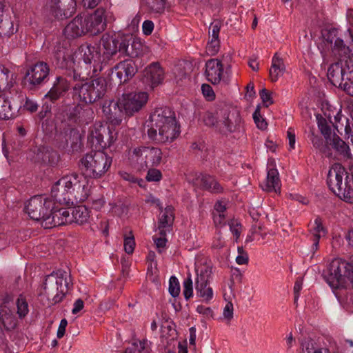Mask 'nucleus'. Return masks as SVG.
Returning a JSON list of instances; mask_svg holds the SVG:
<instances>
[{
    "label": "nucleus",
    "mask_w": 353,
    "mask_h": 353,
    "mask_svg": "<svg viewBox=\"0 0 353 353\" xmlns=\"http://www.w3.org/2000/svg\"><path fill=\"white\" fill-rule=\"evenodd\" d=\"M180 125L174 112L168 107L158 108L150 116L149 139L156 143L173 142L180 134Z\"/></svg>",
    "instance_id": "nucleus-1"
},
{
    "label": "nucleus",
    "mask_w": 353,
    "mask_h": 353,
    "mask_svg": "<svg viewBox=\"0 0 353 353\" xmlns=\"http://www.w3.org/2000/svg\"><path fill=\"white\" fill-rule=\"evenodd\" d=\"M203 120L206 125L214 127L223 134L234 132L241 123L239 112L227 106L216 110L215 112H205Z\"/></svg>",
    "instance_id": "nucleus-2"
},
{
    "label": "nucleus",
    "mask_w": 353,
    "mask_h": 353,
    "mask_svg": "<svg viewBox=\"0 0 353 353\" xmlns=\"http://www.w3.org/2000/svg\"><path fill=\"white\" fill-rule=\"evenodd\" d=\"M327 183L330 190L343 201L353 204V180L349 179L345 169L335 163L329 170Z\"/></svg>",
    "instance_id": "nucleus-3"
},
{
    "label": "nucleus",
    "mask_w": 353,
    "mask_h": 353,
    "mask_svg": "<svg viewBox=\"0 0 353 353\" xmlns=\"http://www.w3.org/2000/svg\"><path fill=\"white\" fill-rule=\"evenodd\" d=\"M112 162V157L101 150H96L82 157L79 161V168L85 176L99 179L109 170Z\"/></svg>",
    "instance_id": "nucleus-4"
},
{
    "label": "nucleus",
    "mask_w": 353,
    "mask_h": 353,
    "mask_svg": "<svg viewBox=\"0 0 353 353\" xmlns=\"http://www.w3.org/2000/svg\"><path fill=\"white\" fill-rule=\"evenodd\" d=\"M69 285L67 272L59 270L46 276L40 295L45 296L50 304L54 305L63 300L70 288Z\"/></svg>",
    "instance_id": "nucleus-5"
},
{
    "label": "nucleus",
    "mask_w": 353,
    "mask_h": 353,
    "mask_svg": "<svg viewBox=\"0 0 353 353\" xmlns=\"http://www.w3.org/2000/svg\"><path fill=\"white\" fill-rule=\"evenodd\" d=\"M106 92V82L103 78H97L84 83H77L72 86V97L85 105L101 99Z\"/></svg>",
    "instance_id": "nucleus-6"
},
{
    "label": "nucleus",
    "mask_w": 353,
    "mask_h": 353,
    "mask_svg": "<svg viewBox=\"0 0 353 353\" xmlns=\"http://www.w3.org/2000/svg\"><path fill=\"white\" fill-rule=\"evenodd\" d=\"M125 44L123 34L108 33L103 34L99 42L102 63L106 65L116 60L124 58V52H126V49L124 50Z\"/></svg>",
    "instance_id": "nucleus-7"
},
{
    "label": "nucleus",
    "mask_w": 353,
    "mask_h": 353,
    "mask_svg": "<svg viewBox=\"0 0 353 353\" xmlns=\"http://www.w3.org/2000/svg\"><path fill=\"white\" fill-rule=\"evenodd\" d=\"M130 157L139 164L138 170H146L149 167L158 166L161 163L163 152L155 147H139L133 149Z\"/></svg>",
    "instance_id": "nucleus-8"
},
{
    "label": "nucleus",
    "mask_w": 353,
    "mask_h": 353,
    "mask_svg": "<svg viewBox=\"0 0 353 353\" xmlns=\"http://www.w3.org/2000/svg\"><path fill=\"white\" fill-rule=\"evenodd\" d=\"M118 132L110 128L99 125L90 130L88 141L94 150H103L110 147L117 139Z\"/></svg>",
    "instance_id": "nucleus-9"
},
{
    "label": "nucleus",
    "mask_w": 353,
    "mask_h": 353,
    "mask_svg": "<svg viewBox=\"0 0 353 353\" xmlns=\"http://www.w3.org/2000/svg\"><path fill=\"white\" fill-rule=\"evenodd\" d=\"M195 290L196 296L203 301L209 303L213 299L214 292L210 286L212 275V267L207 264H201L196 268Z\"/></svg>",
    "instance_id": "nucleus-10"
},
{
    "label": "nucleus",
    "mask_w": 353,
    "mask_h": 353,
    "mask_svg": "<svg viewBox=\"0 0 353 353\" xmlns=\"http://www.w3.org/2000/svg\"><path fill=\"white\" fill-rule=\"evenodd\" d=\"M54 205V203L49 198L36 195L29 200L26 206V212L30 219L37 221H41L43 225L45 219H47L50 212L53 210Z\"/></svg>",
    "instance_id": "nucleus-11"
},
{
    "label": "nucleus",
    "mask_w": 353,
    "mask_h": 353,
    "mask_svg": "<svg viewBox=\"0 0 353 353\" xmlns=\"http://www.w3.org/2000/svg\"><path fill=\"white\" fill-rule=\"evenodd\" d=\"M47 13L58 21L72 17L77 10L76 0H47L44 5Z\"/></svg>",
    "instance_id": "nucleus-12"
},
{
    "label": "nucleus",
    "mask_w": 353,
    "mask_h": 353,
    "mask_svg": "<svg viewBox=\"0 0 353 353\" xmlns=\"http://www.w3.org/2000/svg\"><path fill=\"white\" fill-rule=\"evenodd\" d=\"M148 100V94L146 92H135L123 94L119 99V104L124 114L130 117L139 112L145 105Z\"/></svg>",
    "instance_id": "nucleus-13"
},
{
    "label": "nucleus",
    "mask_w": 353,
    "mask_h": 353,
    "mask_svg": "<svg viewBox=\"0 0 353 353\" xmlns=\"http://www.w3.org/2000/svg\"><path fill=\"white\" fill-rule=\"evenodd\" d=\"M68 180V186L71 198L72 199V204L76 203H81L87 199L90 195V189L85 178L77 174L67 175Z\"/></svg>",
    "instance_id": "nucleus-14"
},
{
    "label": "nucleus",
    "mask_w": 353,
    "mask_h": 353,
    "mask_svg": "<svg viewBox=\"0 0 353 353\" xmlns=\"http://www.w3.org/2000/svg\"><path fill=\"white\" fill-rule=\"evenodd\" d=\"M52 63L61 69L70 70L74 65L72 52L69 47L68 41H59L54 46Z\"/></svg>",
    "instance_id": "nucleus-15"
},
{
    "label": "nucleus",
    "mask_w": 353,
    "mask_h": 353,
    "mask_svg": "<svg viewBox=\"0 0 353 353\" xmlns=\"http://www.w3.org/2000/svg\"><path fill=\"white\" fill-rule=\"evenodd\" d=\"M18 31V24L14 23L8 7L3 0H0V37L10 38Z\"/></svg>",
    "instance_id": "nucleus-16"
},
{
    "label": "nucleus",
    "mask_w": 353,
    "mask_h": 353,
    "mask_svg": "<svg viewBox=\"0 0 353 353\" xmlns=\"http://www.w3.org/2000/svg\"><path fill=\"white\" fill-rule=\"evenodd\" d=\"M49 72L50 68L48 63L39 61L27 70L26 79L32 87H37L47 81Z\"/></svg>",
    "instance_id": "nucleus-17"
},
{
    "label": "nucleus",
    "mask_w": 353,
    "mask_h": 353,
    "mask_svg": "<svg viewBox=\"0 0 353 353\" xmlns=\"http://www.w3.org/2000/svg\"><path fill=\"white\" fill-rule=\"evenodd\" d=\"M164 79V71L158 62H154L146 67L143 72L142 81L150 88H153L162 83Z\"/></svg>",
    "instance_id": "nucleus-18"
},
{
    "label": "nucleus",
    "mask_w": 353,
    "mask_h": 353,
    "mask_svg": "<svg viewBox=\"0 0 353 353\" xmlns=\"http://www.w3.org/2000/svg\"><path fill=\"white\" fill-rule=\"evenodd\" d=\"M68 181L67 176L57 181L51 189V196L56 202L68 205L72 204V199Z\"/></svg>",
    "instance_id": "nucleus-19"
},
{
    "label": "nucleus",
    "mask_w": 353,
    "mask_h": 353,
    "mask_svg": "<svg viewBox=\"0 0 353 353\" xmlns=\"http://www.w3.org/2000/svg\"><path fill=\"white\" fill-rule=\"evenodd\" d=\"M105 10L103 8H98L88 17L84 19L85 27L88 32L95 35L103 32L106 27Z\"/></svg>",
    "instance_id": "nucleus-20"
},
{
    "label": "nucleus",
    "mask_w": 353,
    "mask_h": 353,
    "mask_svg": "<svg viewBox=\"0 0 353 353\" xmlns=\"http://www.w3.org/2000/svg\"><path fill=\"white\" fill-rule=\"evenodd\" d=\"M68 223H72L70 208H56L53 205V210L45 219L43 226L46 228H52Z\"/></svg>",
    "instance_id": "nucleus-21"
},
{
    "label": "nucleus",
    "mask_w": 353,
    "mask_h": 353,
    "mask_svg": "<svg viewBox=\"0 0 353 353\" xmlns=\"http://www.w3.org/2000/svg\"><path fill=\"white\" fill-rule=\"evenodd\" d=\"M83 52V59L87 64L93 63V72L96 73L98 71H101L104 65L102 63L101 52L99 46H93L91 45L87 46L85 49H82Z\"/></svg>",
    "instance_id": "nucleus-22"
},
{
    "label": "nucleus",
    "mask_w": 353,
    "mask_h": 353,
    "mask_svg": "<svg viewBox=\"0 0 353 353\" xmlns=\"http://www.w3.org/2000/svg\"><path fill=\"white\" fill-rule=\"evenodd\" d=\"M194 184L201 189L214 194L221 193L223 191V188L216 181V178L207 174L200 173L196 176Z\"/></svg>",
    "instance_id": "nucleus-23"
},
{
    "label": "nucleus",
    "mask_w": 353,
    "mask_h": 353,
    "mask_svg": "<svg viewBox=\"0 0 353 353\" xmlns=\"http://www.w3.org/2000/svg\"><path fill=\"white\" fill-rule=\"evenodd\" d=\"M223 72V65L221 61L216 59H211L205 63V71L207 79L213 84L219 83Z\"/></svg>",
    "instance_id": "nucleus-24"
},
{
    "label": "nucleus",
    "mask_w": 353,
    "mask_h": 353,
    "mask_svg": "<svg viewBox=\"0 0 353 353\" xmlns=\"http://www.w3.org/2000/svg\"><path fill=\"white\" fill-rule=\"evenodd\" d=\"M70 88V82L63 77H57L52 87L46 94V98L49 99L52 102L59 99L67 92Z\"/></svg>",
    "instance_id": "nucleus-25"
},
{
    "label": "nucleus",
    "mask_w": 353,
    "mask_h": 353,
    "mask_svg": "<svg viewBox=\"0 0 353 353\" xmlns=\"http://www.w3.org/2000/svg\"><path fill=\"white\" fill-rule=\"evenodd\" d=\"M59 155L57 152L47 147H39L37 149L34 161L45 165L54 166L57 164Z\"/></svg>",
    "instance_id": "nucleus-26"
},
{
    "label": "nucleus",
    "mask_w": 353,
    "mask_h": 353,
    "mask_svg": "<svg viewBox=\"0 0 353 353\" xmlns=\"http://www.w3.org/2000/svg\"><path fill=\"white\" fill-rule=\"evenodd\" d=\"M347 74L348 72L341 61L331 64L327 70V78L331 83L336 87L341 85Z\"/></svg>",
    "instance_id": "nucleus-27"
},
{
    "label": "nucleus",
    "mask_w": 353,
    "mask_h": 353,
    "mask_svg": "<svg viewBox=\"0 0 353 353\" xmlns=\"http://www.w3.org/2000/svg\"><path fill=\"white\" fill-rule=\"evenodd\" d=\"M93 111L88 107L78 104L68 115V119L79 124L88 123L92 119Z\"/></svg>",
    "instance_id": "nucleus-28"
},
{
    "label": "nucleus",
    "mask_w": 353,
    "mask_h": 353,
    "mask_svg": "<svg viewBox=\"0 0 353 353\" xmlns=\"http://www.w3.org/2000/svg\"><path fill=\"white\" fill-rule=\"evenodd\" d=\"M64 34L68 38H76L88 32L85 21L81 16H77L64 28Z\"/></svg>",
    "instance_id": "nucleus-29"
},
{
    "label": "nucleus",
    "mask_w": 353,
    "mask_h": 353,
    "mask_svg": "<svg viewBox=\"0 0 353 353\" xmlns=\"http://www.w3.org/2000/svg\"><path fill=\"white\" fill-rule=\"evenodd\" d=\"M103 112L105 114L107 119L112 125H118L121 124L124 113L123 109L120 108L119 100L117 101H110L108 106L103 105Z\"/></svg>",
    "instance_id": "nucleus-30"
},
{
    "label": "nucleus",
    "mask_w": 353,
    "mask_h": 353,
    "mask_svg": "<svg viewBox=\"0 0 353 353\" xmlns=\"http://www.w3.org/2000/svg\"><path fill=\"white\" fill-rule=\"evenodd\" d=\"M123 40L125 41L124 50L126 49V52H124V57L134 58L141 54L143 44L139 39L133 37L132 35L123 34Z\"/></svg>",
    "instance_id": "nucleus-31"
},
{
    "label": "nucleus",
    "mask_w": 353,
    "mask_h": 353,
    "mask_svg": "<svg viewBox=\"0 0 353 353\" xmlns=\"http://www.w3.org/2000/svg\"><path fill=\"white\" fill-rule=\"evenodd\" d=\"M174 210L172 206L168 205L164 211L161 212L158 222V229L161 236H165L167 229L172 228L174 220Z\"/></svg>",
    "instance_id": "nucleus-32"
},
{
    "label": "nucleus",
    "mask_w": 353,
    "mask_h": 353,
    "mask_svg": "<svg viewBox=\"0 0 353 353\" xmlns=\"http://www.w3.org/2000/svg\"><path fill=\"white\" fill-rule=\"evenodd\" d=\"M263 190L266 192L280 191L281 181L279 176V172L274 168H270L268 170L267 179L263 185H261Z\"/></svg>",
    "instance_id": "nucleus-33"
},
{
    "label": "nucleus",
    "mask_w": 353,
    "mask_h": 353,
    "mask_svg": "<svg viewBox=\"0 0 353 353\" xmlns=\"http://www.w3.org/2000/svg\"><path fill=\"white\" fill-rule=\"evenodd\" d=\"M18 110V105H14L4 95H0V120L14 118Z\"/></svg>",
    "instance_id": "nucleus-34"
},
{
    "label": "nucleus",
    "mask_w": 353,
    "mask_h": 353,
    "mask_svg": "<svg viewBox=\"0 0 353 353\" xmlns=\"http://www.w3.org/2000/svg\"><path fill=\"white\" fill-rule=\"evenodd\" d=\"M0 322L7 331L14 330L18 325V321L13 312L6 306L0 309Z\"/></svg>",
    "instance_id": "nucleus-35"
},
{
    "label": "nucleus",
    "mask_w": 353,
    "mask_h": 353,
    "mask_svg": "<svg viewBox=\"0 0 353 353\" xmlns=\"http://www.w3.org/2000/svg\"><path fill=\"white\" fill-rule=\"evenodd\" d=\"M72 223L83 225L87 223L90 216V211L85 205H78L70 208Z\"/></svg>",
    "instance_id": "nucleus-36"
},
{
    "label": "nucleus",
    "mask_w": 353,
    "mask_h": 353,
    "mask_svg": "<svg viewBox=\"0 0 353 353\" xmlns=\"http://www.w3.org/2000/svg\"><path fill=\"white\" fill-rule=\"evenodd\" d=\"M285 71V66L282 58L279 57L278 53H275L272 59V65L269 70L270 78L272 81L275 82L279 77H281Z\"/></svg>",
    "instance_id": "nucleus-37"
},
{
    "label": "nucleus",
    "mask_w": 353,
    "mask_h": 353,
    "mask_svg": "<svg viewBox=\"0 0 353 353\" xmlns=\"http://www.w3.org/2000/svg\"><path fill=\"white\" fill-rule=\"evenodd\" d=\"M326 143L332 145L336 152L344 157L347 159L352 158L349 145L336 133L333 134L332 137H331L329 142H326Z\"/></svg>",
    "instance_id": "nucleus-38"
},
{
    "label": "nucleus",
    "mask_w": 353,
    "mask_h": 353,
    "mask_svg": "<svg viewBox=\"0 0 353 353\" xmlns=\"http://www.w3.org/2000/svg\"><path fill=\"white\" fill-rule=\"evenodd\" d=\"M310 231L312 234L311 240L312 241L311 251L314 255L319 249V240L321 236V233H325V230L322 225L321 219L320 218H316L314 220V226Z\"/></svg>",
    "instance_id": "nucleus-39"
},
{
    "label": "nucleus",
    "mask_w": 353,
    "mask_h": 353,
    "mask_svg": "<svg viewBox=\"0 0 353 353\" xmlns=\"http://www.w3.org/2000/svg\"><path fill=\"white\" fill-rule=\"evenodd\" d=\"M121 69L124 72V81L132 78L137 72V66L132 59H125L116 65V70Z\"/></svg>",
    "instance_id": "nucleus-40"
},
{
    "label": "nucleus",
    "mask_w": 353,
    "mask_h": 353,
    "mask_svg": "<svg viewBox=\"0 0 353 353\" xmlns=\"http://www.w3.org/2000/svg\"><path fill=\"white\" fill-rule=\"evenodd\" d=\"M65 143H71L72 152H77L81 147V136L77 129L70 127L65 130Z\"/></svg>",
    "instance_id": "nucleus-41"
},
{
    "label": "nucleus",
    "mask_w": 353,
    "mask_h": 353,
    "mask_svg": "<svg viewBox=\"0 0 353 353\" xmlns=\"http://www.w3.org/2000/svg\"><path fill=\"white\" fill-rule=\"evenodd\" d=\"M318 127L321 134L323 135L325 141L329 142L330 138L332 137L331 126L327 123L325 119L321 116H317Z\"/></svg>",
    "instance_id": "nucleus-42"
},
{
    "label": "nucleus",
    "mask_w": 353,
    "mask_h": 353,
    "mask_svg": "<svg viewBox=\"0 0 353 353\" xmlns=\"http://www.w3.org/2000/svg\"><path fill=\"white\" fill-rule=\"evenodd\" d=\"M166 0H143L145 5L152 12L161 13L164 11Z\"/></svg>",
    "instance_id": "nucleus-43"
},
{
    "label": "nucleus",
    "mask_w": 353,
    "mask_h": 353,
    "mask_svg": "<svg viewBox=\"0 0 353 353\" xmlns=\"http://www.w3.org/2000/svg\"><path fill=\"white\" fill-rule=\"evenodd\" d=\"M325 348L318 347L315 342L312 339L305 340L302 343V353L321 352Z\"/></svg>",
    "instance_id": "nucleus-44"
},
{
    "label": "nucleus",
    "mask_w": 353,
    "mask_h": 353,
    "mask_svg": "<svg viewBox=\"0 0 353 353\" xmlns=\"http://www.w3.org/2000/svg\"><path fill=\"white\" fill-rule=\"evenodd\" d=\"M17 314L20 319L24 318L28 313V304L25 298L20 296L17 300Z\"/></svg>",
    "instance_id": "nucleus-45"
},
{
    "label": "nucleus",
    "mask_w": 353,
    "mask_h": 353,
    "mask_svg": "<svg viewBox=\"0 0 353 353\" xmlns=\"http://www.w3.org/2000/svg\"><path fill=\"white\" fill-rule=\"evenodd\" d=\"M339 87L343 89L347 94L353 96V74L352 72H348L341 85H339Z\"/></svg>",
    "instance_id": "nucleus-46"
},
{
    "label": "nucleus",
    "mask_w": 353,
    "mask_h": 353,
    "mask_svg": "<svg viewBox=\"0 0 353 353\" xmlns=\"http://www.w3.org/2000/svg\"><path fill=\"white\" fill-rule=\"evenodd\" d=\"M6 41H3L5 46H7L9 50H14L17 48H21L23 47V41L21 40V37H18L15 35L14 37H11L10 38H6Z\"/></svg>",
    "instance_id": "nucleus-47"
},
{
    "label": "nucleus",
    "mask_w": 353,
    "mask_h": 353,
    "mask_svg": "<svg viewBox=\"0 0 353 353\" xmlns=\"http://www.w3.org/2000/svg\"><path fill=\"white\" fill-rule=\"evenodd\" d=\"M253 119L259 129L264 130L267 128L268 123L261 114L259 106L256 107L253 113Z\"/></svg>",
    "instance_id": "nucleus-48"
},
{
    "label": "nucleus",
    "mask_w": 353,
    "mask_h": 353,
    "mask_svg": "<svg viewBox=\"0 0 353 353\" xmlns=\"http://www.w3.org/2000/svg\"><path fill=\"white\" fill-rule=\"evenodd\" d=\"M310 139L315 148L319 150L322 153L326 152L327 145L324 143V141L321 137L315 135L312 132Z\"/></svg>",
    "instance_id": "nucleus-49"
},
{
    "label": "nucleus",
    "mask_w": 353,
    "mask_h": 353,
    "mask_svg": "<svg viewBox=\"0 0 353 353\" xmlns=\"http://www.w3.org/2000/svg\"><path fill=\"white\" fill-rule=\"evenodd\" d=\"M183 293L186 300H188L193 295V283L190 275H189L183 281Z\"/></svg>",
    "instance_id": "nucleus-50"
},
{
    "label": "nucleus",
    "mask_w": 353,
    "mask_h": 353,
    "mask_svg": "<svg viewBox=\"0 0 353 353\" xmlns=\"http://www.w3.org/2000/svg\"><path fill=\"white\" fill-rule=\"evenodd\" d=\"M322 37L324 41L329 45L332 46L333 42L337 38V30L335 28H331L329 30H324L322 32Z\"/></svg>",
    "instance_id": "nucleus-51"
},
{
    "label": "nucleus",
    "mask_w": 353,
    "mask_h": 353,
    "mask_svg": "<svg viewBox=\"0 0 353 353\" xmlns=\"http://www.w3.org/2000/svg\"><path fill=\"white\" fill-rule=\"evenodd\" d=\"M145 179L150 182H157L162 179V173L159 170L149 167Z\"/></svg>",
    "instance_id": "nucleus-52"
},
{
    "label": "nucleus",
    "mask_w": 353,
    "mask_h": 353,
    "mask_svg": "<svg viewBox=\"0 0 353 353\" xmlns=\"http://www.w3.org/2000/svg\"><path fill=\"white\" fill-rule=\"evenodd\" d=\"M169 292L173 297H176L180 293V285L176 276H172L169 281Z\"/></svg>",
    "instance_id": "nucleus-53"
},
{
    "label": "nucleus",
    "mask_w": 353,
    "mask_h": 353,
    "mask_svg": "<svg viewBox=\"0 0 353 353\" xmlns=\"http://www.w3.org/2000/svg\"><path fill=\"white\" fill-rule=\"evenodd\" d=\"M222 26V22L220 20H214L209 27V35L210 38L219 39V34Z\"/></svg>",
    "instance_id": "nucleus-54"
},
{
    "label": "nucleus",
    "mask_w": 353,
    "mask_h": 353,
    "mask_svg": "<svg viewBox=\"0 0 353 353\" xmlns=\"http://www.w3.org/2000/svg\"><path fill=\"white\" fill-rule=\"evenodd\" d=\"M10 70L0 64V90L8 84Z\"/></svg>",
    "instance_id": "nucleus-55"
},
{
    "label": "nucleus",
    "mask_w": 353,
    "mask_h": 353,
    "mask_svg": "<svg viewBox=\"0 0 353 353\" xmlns=\"http://www.w3.org/2000/svg\"><path fill=\"white\" fill-rule=\"evenodd\" d=\"M130 236L124 238L123 246L125 252L128 254H132L135 247V241L132 232H130Z\"/></svg>",
    "instance_id": "nucleus-56"
},
{
    "label": "nucleus",
    "mask_w": 353,
    "mask_h": 353,
    "mask_svg": "<svg viewBox=\"0 0 353 353\" xmlns=\"http://www.w3.org/2000/svg\"><path fill=\"white\" fill-rule=\"evenodd\" d=\"M220 48V40L219 39L211 38L207 44L206 49L208 53L213 56L215 55L219 50Z\"/></svg>",
    "instance_id": "nucleus-57"
},
{
    "label": "nucleus",
    "mask_w": 353,
    "mask_h": 353,
    "mask_svg": "<svg viewBox=\"0 0 353 353\" xmlns=\"http://www.w3.org/2000/svg\"><path fill=\"white\" fill-rule=\"evenodd\" d=\"M260 97L265 107L273 104L274 101L271 97V92L265 88L262 89L259 92Z\"/></svg>",
    "instance_id": "nucleus-58"
},
{
    "label": "nucleus",
    "mask_w": 353,
    "mask_h": 353,
    "mask_svg": "<svg viewBox=\"0 0 353 353\" xmlns=\"http://www.w3.org/2000/svg\"><path fill=\"white\" fill-rule=\"evenodd\" d=\"M238 253L239 255L236 258V262L239 265H245L248 263V255L246 252H245L242 247L238 248Z\"/></svg>",
    "instance_id": "nucleus-59"
},
{
    "label": "nucleus",
    "mask_w": 353,
    "mask_h": 353,
    "mask_svg": "<svg viewBox=\"0 0 353 353\" xmlns=\"http://www.w3.org/2000/svg\"><path fill=\"white\" fill-rule=\"evenodd\" d=\"M110 70L111 71L110 75L112 80H114V76L115 75L120 83L125 82L124 81V72L121 69L116 70V65L113 68H111Z\"/></svg>",
    "instance_id": "nucleus-60"
},
{
    "label": "nucleus",
    "mask_w": 353,
    "mask_h": 353,
    "mask_svg": "<svg viewBox=\"0 0 353 353\" xmlns=\"http://www.w3.org/2000/svg\"><path fill=\"white\" fill-rule=\"evenodd\" d=\"M201 90L203 95L208 99V101H212L214 99V93L210 85L203 84L201 86Z\"/></svg>",
    "instance_id": "nucleus-61"
},
{
    "label": "nucleus",
    "mask_w": 353,
    "mask_h": 353,
    "mask_svg": "<svg viewBox=\"0 0 353 353\" xmlns=\"http://www.w3.org/2000/svg\"><path fill=\"white\" fill-rule=\"evenodd\" d=\"M233 304L232 302H228L223 309V315L228 321H230L233 318Z\"/></svg>",
    "instance_id": "nucleus-62"
},
{
    "label": "nucleus",
    "mask_w": 353,
    "mask_h": 353,
    "mask_svg": "<svg viewBox=\"0 0 353 353\" xmlns=\"http://www.w3.org/2000/svg\"><path fill=\"white\" fill-rule=\"evenodd\" d=\"M23 107L26 110L30 112H35L37 110L39 106L34 101L29 98H26Z\"/></svg>",
    "instance_id": "nucleus-63"
},
{
    "label": "nucleus",
    "mask_w": 353,
    "mask_h": 353,
    "mask_svg": "<svg viewBox=\"0 0 353 353\" xmlns=\"http://www.w3.org/2000/svg\"><path fill=\"white\" fill-rule=\"evenodd\" d=\"M196 310L198 313L203 314L205 317L213 316V311L210 307H205L204 305H200L197 306Z\"/></svg>",
    "instance_id": "nucleus-64"
}]
</instances>
